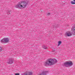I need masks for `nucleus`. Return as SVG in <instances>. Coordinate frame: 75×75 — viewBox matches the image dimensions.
Returning <instances> with one entry per match:
<instances>
[{
	"mask_svg": "<svg viewBox=\"0 0 75 75\" xmlns=\"http://www.w3.org/2000/svg\"><path fill=\"white\" fill-rule=\"evenodd\" d=\"M28 3L27 1H21L17 5H15V7L16 8H24L28 5Z\"/></svg>",
	"mask_w": 75,
	"mask_h": 75,
	"instance_id": "nucleus-1",
	"label": "nucleus"
},
{
	"mask_svg": "<svg viewBox=\"0 0 75 75\" xmlns=\"http://www.w3.org/2000/svg\"><path fill=\"white\" fill-rule=\"evenodd\" d=\"M57 62V60L55 59H48L47 61L44 63V64L45 66H48V65H52L53 64H56Z\"/></svg>",
	"mask_w": 75,
	"mask_h": 75,
	"instance_id": "nucleus-2",
	"label": "nucleus"
},
{
	"mask_svg": "<svg viewBox=\"0 0 75 75\" xmlns=\"http://www.w3.org/2000/svg\"><path fill=\"white\" fill-rule=\"evenodd\" d=\"M9 40L8 38H5L1 40V43L3 44H6V43H7L8 42Z\"/></svg>",
	"mask_w": 75,
	"mask_h": 75,
	"instance_id": "nucleus-3",
	"label": "nucleus"
},
{
	"mask_svg": "<svg viewBox=\"0 0 75 75\" xmlns=\"http://www.w3.org/2000/svg\"><path fill=\"white\" fill-rule=\"evenodd\" d=\"M72 35V34L70 32H67L65 34V36L67 37H70V36H71Z\"/></svg>",
	"mask_w": 75,
	"mask_h": 75,
	"instance_id": "nucleus-4",
	"label": "nucleus"
},
{
	"mask_svg": "<svg viewBox=\"0 0 75 75\" xmlns=\"http://www.w3.org/2000/svg\"><path fill=\"white\" fill-rule=\"evenodd\" d=\"M68 65L67 64V62H66L63 64V66L65 67H68Z\"/></svg>",
	"mask_w": 75,
	"mask_h": 75,
	"instance_id": "nucleus-5",
	"label": "nucleus"
},
{
	"mask_svg": "<svg viewBox=\"0 0 75 75\" xmlns=\"http://www.w3.org/2000/svg\"><path fill=\"white\" fill-rule=\"evenodd\" d=\"M67 64H68V65H69V66H72V62L71 61H70L69 62H67Z\"/></svg>",
	"mask_w": 75,
	"mask_h": 75,
	"instance_id": "nucleus-6",
	"label": "nucleus"
},
{
	"mask_svg": "<svg viewBox=\"0 0 75 75\" xmlns=\"http://www.w3.org/2000/svg\"><path fill=\"white\" fill-rule=\"evenodd\" d=\"M7 62L9 64H13V61L12 60H10L9 61Z\"/></svg>",
	"mask_w": 75,
	"mask_h": 75,
	"instance_id": "nucleus-7",
	"label": "nucleus"
},
{
	"mask_svg": "<svg viewBox=\"0 0 75 75\" xmlns=\"http://www.w3.org/2000/svg\"><path fill=\"white\" fill-rule=\"evenodd\" d=\"M61 41H59L58 42V46H59V45H60L61 44Z\"/></svg>",
	"mask_w": 75,
	"mask_h": 75,
	"instance_id": "nucleus-8",
	"label": "nucleus"
},
{
	"mask_svg": "<svg viewBox=\"0 0 75 75\" xmlns=\"http://www.w3.org/2000/svg\"><path fill=\"white\" fill-rule=\"evenodd\" d=\"M73 30L74 33L75 34V27L73 28Z\"/></svg>",
	"mask_w": 75,
	"mask_h": 75,
	"instance_id": "nucleus-9",
	"label": "nucleus"
},
{
	"mask_svg": "<svg viewBox=\"0 0 75 75\" xmlns=\"http://www.w3.org/2000/svg\"><path fill=\"white\" fill-rule=\"evenodd\" d=\"M71 4H75V2H74L73 1H71Z\"/></svg>",
	"mask_w": 75,
	"mask_h": 75,
	"instance_id": "nucleus-10",
	"label": "nucleus"
},
{
	"mask_svg": "<svg viewBox=\"0 0 75 75\" xmlns=\"http://www.w3.org/2000/svg\"><path fill=\"white\" fill-rule=\"evenodd\" d=\"M1 51H2V48L0 46V52H1Z\"/></svg>",
	"mask_w": 75,
	"mask_h": 75,
	"instance_id": "nucleus-11",
	"label": "nucleus"
},
{
	"mask_svg": "<svg viewBox=\"0 0 75 75\" xmlns=\"http://www.w3.org/2000/svg\"><path fill=\"white\" fill-rule=\"evenodd\" d=\"M50 13H47V16H50Z\"/></svg>",
	"mask_w": 75,
	"mask_h": 75,
	"instance_id": "nucleus-12",
	"label": "nucleus"
},
{
	"mask_svg": "<svg viewBox=\"0 0 75 75\" xmlns=\"http://www.w3.org/2000/svg\"><path fill=\"white\" fill-rule=\"evenodd\" d=\"M19 75V73H17V74H15V75Z\"/></svg>",
	"mask_w": 75,
	"mask_h": 75,
	"instance_id": "nucleus-13",
	"label": "nucleus"
},
{
	"mask_svg": "<svg viewBox=\"0 0 75 75\" xmlns=\"http://www.w3.org/2000/svg\"><path fill=\"white\" fill-rule=\"evenodd\" d=\"M10 11L8 12V13H10Z\"/></svg>",
	"mask_w": 75,
	"mask_h": 75,
	"instance_id": "nucleus-14",
	"label": "nucleus"
}]
</instances>
